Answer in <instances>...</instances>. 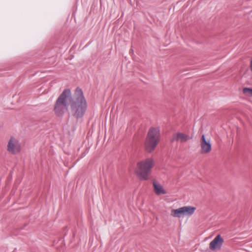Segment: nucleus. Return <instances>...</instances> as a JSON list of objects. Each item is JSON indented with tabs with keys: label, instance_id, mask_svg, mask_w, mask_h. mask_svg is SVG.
Returning <instances> with one entry per match:
<instances>
[{
	"label": "nucleus",
	"instance_id": "1",
	"mask_svg": "<svg viewBox=\"0 0 252 252\" xmlns=\"http://www.w3.org/2000/svg\"><path fill=\"white\" fill-rule=\"evenodd\" d=\"M70 104V112L73 117L79 119L84 116L87 108V103L82 89L79 88L76 89Z\"/></svg>",
	"mask_w": 252,
	"mask_h": 252
},
{
	"label": "nucleus",
	"instance_id": "2",
	"mask_svg": "<svg viewBox=\"0 0 252 252\" xmlns=\"http://www.w3.org/2000/svg\"><path fill=\"white\" fill-rule=\"evenodd\" d=\"M154 165V160L151 158L137 162L135 171L138 178L141 180H148Z\"/></svg>",
	"mask_w": 252,
	"mask_h": 252
},
{
	"label": "nucleus",
	"instance_id": "3",
	"mask_svg": "<svg viewBox=\"0 0 252 252\" xmlns=\"http://www.w3.org/2000/svg\"><path fill=\"white\" fill-rule=\"evenodd\" d=\"M72 96L69 89H65L57 99L54 111L56 114L59 116H62L67 110L68 102L70 103Z\"/></svg>",
	"mask_w": 252,
	"mask_h": 252
},
{
	"label": "nucleus",
	"instance_id": "4",
	"mask_svg": "<svg viewBox=\"0 0 252 252\" xmlns=\"http://www.w3.org/2000/svg\"><path fill=\"white\" fill-rule=\"evenodd\" d=\"M160 140V131L158 128L152 127L148 133L145 146L146 150L149 153L153 151Z\"/></svg>",
	"mask_w": 252,
	"mask_h": 252
},
{
	"label": "nucleus",
	"instance_id": "5",
	"mask_svg": "<svg viewBox=\"0 0 252 252\" xmlns=\"http://www.w3.org/2000/svg\"><path fill=\"white\" fill-rule=\"evenodd\" d=\"M200 145L201 147L200 152L201 154H208L211 151L212 145L210 142V140L206 139L204 134L201 136Z\"/></svg>",
	"mask_w": 252,
	"mask_h": 252
},
{
	"label": "nucleus",
	"instance_id": "6",
	"mask_svg": "<svg viewBox=\"0 0 252 252\" xmlns=\"http://www.w3.org/2000/svg\"><path fill=\"white\" fill-rule=\"evenodd\" d=\"M223 242V239L220 234H219L210 243L209 248L213 251L220 250Z\"/></svg>",
	"mask_w": 252,
	"mask_h": 252
},
{
	"label": "nucleus",
	"instance_id": "7",
	"mask_svg": "<svg viewBox=\"0 0 252 252\" xmlns=\"http://www.w3.org/2000/svg\"><path fill=\"white\" fill-rule=\"evenodd\" d=\"M7 151L11 154H16L20 151L18 142L14 138H11L8 143Z\"/></svg>",
	"mask_w": 252,
	"mask_h": 252
},
{
	"label": "nucleus",
	"instance_id": "8",
	"mask_svg": "<svg viewBox=\"0 0 252 252\" xmlns=\"http://www.w3.org/2000/svg\"><path fill=\"white\" fill-rule=\"evenodd\" d=\"M191 138L188 134L182 132L174 133L171 137V141H177L180 143H185Z\"/></svg>",
	"mask_w": 252,
	"mask_h": 252
},
{
	"label": "nucleus",
	"instance_id": "9",
	"mask_svg": "<svg viewBox=\"0 0 252 252\" xmlns=\"http://www.w3.org/2000/svg\"><path fill=\"white\" fill-rule=\"evenodd\" d=\"M154 188V191L156 194H165L166 193V191L163 189V187L157 181H154L153 182Z\"/></svg>",
	"mask_w": 252,
	"mask_h": 252
},
{
	"label": "nucleus",
	"instance_id": "10",
	"mask_svg": "<svg viewBox=\"0 0 252 252\" xmlns=\"http://www.w3.org/2000/svg\"><path fill=\"white\" fill-rule=\"evenodd\" d=\"M171 215L174 217L179 218L185 216L183 207L173 209L171 212Z\"/></svg>",
	"mask_w": 252,
	"mask_h": 252
},
{
	"label": "nucleus",
	"instance_id": "11",
	"mask_svg": "<svg viewBox=\"0 0 252 252\" xmlns=\"http://www.w3.org/2000/svg\"><path fill=\"white\" fill-rule=\"evenodd\" d=\"M183 207L185 216H191L194 214L196 210L195 207L191 206H186Z\"/></svg>",
	"mask_w": 252,
	"mask_h": 252
},
{
	"label": "nucleus",
	"instance_id": "12",
	"mask_svg": "<svg viewBox=\"0 0 252 252\" xmlns=\"http://www.w3.org/2000/svg\"><path fill=\"white\" fill-rule=\"evenodd\" d=\"M243 94L247 97H252V88L245 87L242 90Z\"/></svg>",
	"mask_w": 252,
	"mask_h": 252
},
{
	"label": "nucleus",
	"instance_id": "13",
	"mask_svg": "<svg viewBox=\"0 0 252 252\" xmlns=\"http://www.w3.org/2000/svg\"><path fill=\"white\" fill-rule=\"evenodd\" d=\"M250 67H251V70L252 71V59L251 61Z\"/></svg>",
	"mask_w": 252,
	"mask_h": 252
}]
</instances>
